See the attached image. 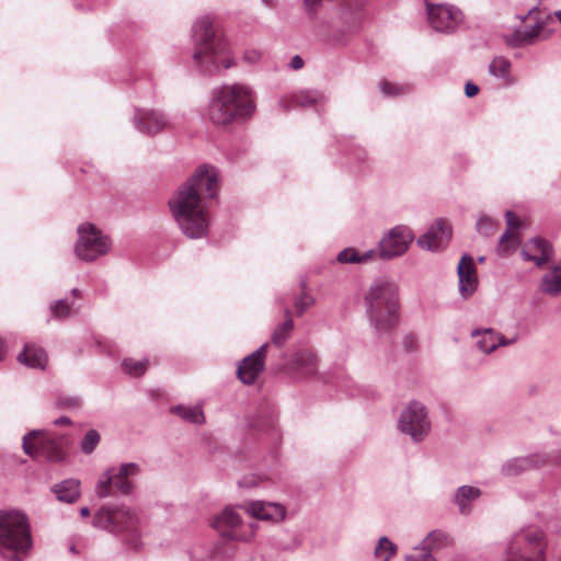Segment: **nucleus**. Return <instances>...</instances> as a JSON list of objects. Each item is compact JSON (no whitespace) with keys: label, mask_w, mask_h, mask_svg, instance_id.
<instances>
[{"label":"nucleus","mask_w":561,"mask_h":561,"mask_svg":"<svg viewBox=\"0 0 561 561\" xmlns=\"http://www.w3.org/2000/svg\"><path fill=\"white\" fill-rule=\"evenodd\" d=\"M218 188V169L204 164L169 199L170 211L187 238L206 236L210 224L207 199L214 198Z\"/></svg>","instance_id":"obj_1"},{"label":"nucleus","mask_w":561,"mask_h":561,"mask_svg":"<svg viewBox=\"0 0 561 561\" xmlns=\"http://www.w3.org/2000/svg\"><path fill=\"white\" fill-rule=\"evenodd\" d=\"M192 39L193 61L201 73L213 76L236 65L227 41L215 31L209 16H202L195 21L192 26Z\"/></svg>","instance_id":"obj_2"},{"label":"nucleus","mask_w":561,"mask_h":561,"mask_svg":"<svg viewBox=\"0 0 561 561\" xmlns=\"http://www.w3.org/2000/svg\"><path fill=\"white\" fill-rule=\"evenodd\" d=\"M255 108V96L250 87L222 84L213 90L205 116L216 126H228L249 121Z\"/></svg>","instance_id":"obj_3"},{"label":"nucleus","mask_w":561,"mask_h":561,"mask_svg":"<svg viewBox=\"0 0 561 561\" xmlns=\"http://www.w3.org/2000/svg\"><path fill=\"white\" fill-rule=\"evenodd\" d=\"M366 316L378 335L389 334L399 323V289L394 282L376 278L364 294Z\"/></svg>","instance_id":"obj_4"},{"label":"nucleus","mask_w":561,"mask_h":561,"mask_svg":"<svg viewBox=\"0 0 561 561\" xmlns=\"http://www.w3.org/2000/svg\"><path fill=\"white\" fill-rule=\"evenodd\" d=\"M33 546L27 516L19 511H0V556L24 561Z\"/></svg>","instance_id":"obj_5"},{"label":"nucleus","mask_w":561,"mask_h":561,"mask_svg":"<svg viewBox=\"0 0 561 561\" xmlns=\"http://www.w3.org/2000/svg\"><path fill=\"white\" fill-rule=\"evenodd\" d=\"M547 535L538 527H526L515 533L504 561H546Z\"/></svg>","instance_id":"obj_6"},{"label":"nucleus","mask_w":561,"mask_h":561,"mask_svg":"<svg viewBox=\"0 0 561 561\" xmlns=\"http://www.w3.org/2000/svg\"><path fill=\"white\" fill-rule=\"evenodd\" d=\"M92 524L95 528L130 537L131 547H138L134 538L138 536L139 519L127 506L103 505L94 514Z\"/></svg>","instance_id":"obj_7"},{"label":"nucleus","mask_w":561,"mask_h":561,"mask_svg":"<svg viewBox=\"0 0 561 561\" xmlns=\"http://www.w3.org/2000/svg\"><path fill=\"white\" fill-rule=\"evenodd\" d=\"M140 472V467L136 462L122 463L118 469L108 468L105 470L96 484V494L99 497H107L119 493L129 495L134 491L131 478Z\"/></svg>","instance_id":"obj_8"},{"label":"nucleus","mask_w":561,"mask_h":561,"mask_svg":"<svg viewBox=\"0 0 561 561\" xmlns=\"http://www.w3.org/2000/svg\"><path fill=\"white\" fill-rule=\"evenodd\" d=\"M78 240L75 244L77 257L84 262H93L108 253L110 238L94 225L85 222L78 227Z\"/></svg>","instance_id":"obj_9"},{"label":"nucleus","mask_w":561,"mask_h":561,"mask_svg":"<svg viewBox=\"0 0 561 561\" xmlns=\"http://www.w3.org/2000/svg\"><path fill=\"white\" fill-rule=\"evenodd\" d=\"M398 428L415 443L423 440L431 430L426 407L419 401H411L401 412Z\"/></svg>","instance_id":"obj_10"},{"label":"nucleus","mask_w":561,"mask_h":561,"mask_svg":"<svg viewBox=\"0 0 561 561\" xmlns=\"http://www.w3.org/2000/svg\"><path fill=\"white\" fill-rule=\"evenodd\" d=\"M23 450L32 458H45L59 461L64 458L60 439L49 436L44 431H32L23 437Z\"/></svg>","instance_id":"obj_11"},{"label":"nucleus","mask_w":561,"mask_h":561,"mask_svg":"<svg viewBox=\"0 0 561 561\" xmlns=\"http://www.w3.org/2000/svg\"><path fill=\"white\" fill-rule=\"evenodd\" d=\"M414 240V233L404 225H398L386 231L378 242L382 261H391L407 253Z\"/></svg>","instance_id":"obj_12"},{"label":"nucleus","mask_w":561,"mask_h":561,"mask_svg":"<svg viewBox=\"0 0 561 561\" xmlns=\"http://www.w3.org/2000/svg\"><path fill=\"white\" fill-rule=\"evenodd\" d=\"M426 7L428 23L437 32L451 33L462 22L461 11L454 5L427 3Z\"/></svg>","instance_id":"obj_13"},{"label":"nucleus","mask_w":561,"mask_h":561,"mask_svg":"<svg viewBox=\"0 0 561 561\" xmlns=\"http://www.w3.org/2000/svg\"><path fill=\"white\" fill-rule=\"evenodd\" d=\"M240 524L241 516L230 507L225 508L219 515L215 516L211 522L213 527L220 531L224 537L238 541H250L254 535L256 525L253 523L250 524L251 534L244 536L238 534L236 530Z\"/></svg>","instance_id":"obj_14"},{"label":"nucleus","mask_w":561,"mask_h":561,"mask_svg":"<svg viewBox=\"0 0 561 561\" xmlns=\"http://www.w3.org/2000/svg\"><path fill=\"white\" fill-rule=\"evenodd\" d=\"M133 123L146 135H156L170 127V121L162 112L149 108H136Z\"/></svg>","instance_id":"obj_15"},{"label":"nucleus","mask_w":561,"mask_h":561,"mask_svg":"<svg viewBox=\"0 0 561 561\" xmlns=\"http://www.w3.org/2000/svg\"><path fill=\"white\" fill-rule=\"evenodd\" d=\"M451 238V226L444 219H437L431 228L417 239V244L428 251L445 249Z\"/></svg>","instance_id":"obj_16"},{"label":"nucleus","mask_w":561,"mask_h":561,"mask_svg":"<svg viewBox=\"0 0 561 561\" xmlns=\"http://www.w3.org/2000/svg\"><path fill=\"white\" fill-rule=\"evenodd\" d=\"M267 343L244 357L238 365L237 376L244 385H253L264 369Z\"/></svg>","instance_id":"obj_17"},{"label":"nucleus","mask_w":561,"mask_h":561,"mask_svg":"<svg viewBox=\"0 0 561 561\" xmlns=\"http://www.w3.org/2000/svg\"><path fill=\"white\" fill-rule=\"evenodd\" d=\"M549 462L545 453H534L523 457L508 459L502 465L501 473L504 477H516L528 470L539 469Z\"/></svg>","instance_id":"obj_18"},{"label":"nucleus","mask_w":561,"mask_h":561,"mask_svg":"<svg viewBox=\"0 0 561 561\" xmlns=\"http://www.w3.org/2000/svg\"><path fill=\"white\" fill-rule=\"evenodd\" d=\"M242 507L252 517L273 523L284 520L287 512L280 503L262 500L244 502Z\"/></svg>","instance_id":"obj_19"},{"label":"nucleus","mask_w":561,"mask_h":561,"mask_svg":"<svg viewBox=\"0 0 561 561\" xmlns=\"http://www.w3.org/2000/svg\"><path fill=\"white\" fill-rule=\"evenodd\" d=\"M459 293L462 298L470 297L478 287L477 271L473 259L463 254L457 266Z\"/></svg>","instance_id":"obj_20"},{"label":"nucleus","mask_w":561,"mask_h":561,"mask_svg":"<svg viewBox=\"0 0 561 561\" xmlns=\"http://www.w3.org/2000/svg\"><path fill=\"white\" fill-rule=\"evenodd\" d=\"M520 254L525 261L534 262L536 266L541 267L551 260L553 249L549 241L536 237L524 244Z\"/></svg>","instance_id":"obj_21"},{"label":"nucleus","mask_w":561,"mask_h":561,"mask_svg":"<svg viewBox=\"0 0 561 561\" xmlns=\"http://www.w3.org/2000/svg\"><path fill=\"white\" fill-rule=\"evenodd\" d=\"M327 101L325 95L318 90H300L279 100V105L284 111L295 107H317Z\"/></svg>","instance_id":"obj_22"},{"label":"nucleus","mask_w":561,"mask_h":561,"mask_svg":"<svg viewBox=\"0 0 561 561\" xmlns=\"http://www.w3.org/2000/svg\"><path fill=\"white\" fill-rule=\"evenodd\" d=\"M471 336L478 339L477 347L484 354H491L499 346H508L516 342L517 337L506 339L491 328L474 329Z\"/></svg>","instance_id":"obj_23"},{"label":"nucleus","mask_w":561,"mask_h":561,"mask_svg":"<svg viewBox=\"0 0 561 561\" xmlns=\"http://www.w3.org/2000/svg\"><path fill=\"white\" fill-rule=\"evenodd\" d=\"M481 490L472 485H461L454 494V503L458 506L461 515H469L472 511V503L481 495Z\"/></svg>","instance_id":"obj_24"},{"label":"nucleus","mask_w":561,"mask_h":561,"mask_svg":"<svg viewBox=\"0 0 561 561\" xmlns=\"http://www.w3.org/2000/svg\"><path fill=\"white\" fill-rule=\"evenodd\" d=\"M18 362L30 368L44 369L47 363V355L42 347L26 343L23 351L18 355Z\"/></svg>","instance_id":"obj_25"},{"label":"nucleus","mask_w":561,"mask_h":561,"mask_svg":"<svg viewBox=\"0 0 561 561\" xmlns=\"http://www.w3.org/2000/svg\"><path fill=\"white\" fill-rule=\"evenodd\" d=\"M453 543V537L442 529L430 531L421 542L422 549L431 551L433 556L440 550L451 547Z\"/></svg>","instance_id":"obj_26"},{"label":"nucleus","mask_w":561,"mask_h":561,"mask_svg":"<svg viewBox=\"0 0 561 561\" xmlns=\"http://www.w3.org/2000/svg\"><path fill=\"white\" fill-rule=\"evenodd\" d=\"M541 293L557 297L561 294V265H554L546 273L539 284Z\"/></svg>","instance_id":"obj_27"},{"label":"nucleus","mask_w":561,"mask_h":561,"mask_svg":"<svg viewBox=\"0 0 561 561\" xmlns=\"http://www.w3.org/2000/svg\"><path fill=\"white\" fill-rule=\"evenodd\" d=\"M53 492L58 501L73 503L80 496V481L77 479H67L53 486Z\"/></svg>","instance_id":"obj_28"},{"label":"nucleus","mask_w":561,"mask_h":561,"mask_svg":"<svg viewBox=\"0 0 561 561\" xmlns=\"http://www.w3.org/2000/svg\"><path fill=\"white\" fill-rule=\"evenodd\" d=\"M285 321L275 327L272 333V343L277 347H282L294 330V321L291 319V311L288 307L284 309Z\"/></svg>","instance_id":"obj_29"},{"label":"nucleus","mask_w":561,"mask_h":561,"mask_svg":"<svg viewBox=\"0 0 561 561\" xmlns=\"http://www.w3.org/2000/svg\"><path fill=\"white\" fill-rule=\"evenodd\" d=\"M546 22L537 20L531 26H526L524 30H517L514 33L516 45H530L534 44L542 34Z\"/></svg>","instance_id":"obj_30"},{"label":"nucleus","mask_w":561,"mask_h":561,"mask_svg":"<svg viewBox=\"0 0 561 561\" xmlns=\"http://www.w3.org/2000/svg\"><path fill=\"white\" fill-rule=\"evenodd\" d=\"M511 61L503 56L493 58L489 65V72L493 77L503 80L506 84L512 83L511 80Z\"/></svg>","instance_id":"obj_31"},{"label":"nucleus","mask_w":561,"mask_h":561,"mask_svg":"<svg viewBox=\"0 0 561 561\" xmlns=\"http://www.w3.org/2000/svg\"><path fill=\"white\" fill-rule=\"evenodd\" d=\"M518 244L519 237L517 232L504 231L499 240L496 252L500 256L506 257L517 249Z\"/></svg>","instance_id":"obj_32"},{"label":"nucleus","mask_w":561,"mask_h":561,"mask_svg":"<svg viewBox=\"0 0 561 561\" xmlns=\"http://www.w3.org/2000/svg\"><path fill=\"white\" fill-rule=\"evenodd\" d=\"M296 365L304 376H313L317 373V356L308 351L300 352L296 355Z\"/></svg>","instance_id":"obj_33"},{"label":"nucleus","mask_w":561,"mask_h":561,"mask_svg":"<svg viewBox=\"0 0 561 561\" xmlns=\"http://www.w3.org/2000/svg\"><path fill=\"white\" fill-rule=\"evenodd\" d=\"M397 551V545L392 542L388 537L382 536L379 538L375 547L374 557L380 561H390Z\"/></svg>","instance_id":"obj_34"},{"label":"nucleus","mask_w":561,"mask_h":561,"mask_svg":"<svg viewBox=\"0 0 561 561\" xmlns=\"http://www.w3.org/2000/svg\"><path fill=\"white\" fill-rule=\"evenodd\" d=\"M173 412L188 423L202 424L205 421L204 413L199 407L179 405L173 409Z\"/></svg>","instance_id":"obj_35"},{"label":"nucleus","mask_w":561,"mask_h":561,"mask_svg":"<svg viewBox=\"0 0 561 561\" xmlns=\"http://www.w3.org/2000/svg\"><path fill=\"white\" fill-rule=\"evenodd\" d=\"M148 366V360H135L133 358H126L122 363L123 370L131 377L142 376Z\"/></svg>","instance_id":"obj_36"},{"label":"nucleus","mask_w":561,"mask_h":561,"mask_svg":"<svg viewBox=\"0 0 561 561\" xmlns=\"http://www.w3.org/2000/svg\"><path fill=\"white\" fill-rule=\"evenodd\" d=\"M499 226V221H495L488 216H481L476 225L477 231L483 237L493 236L497 231Z\"/></svg>","instance_id":"obj_37"},{"label":"nucleus","mask_w":561,"mask_h":561,"mask_svg":"<svg viewBox=\"0 0 561 561\" xmlns=\"http://www.w3.org/2000/svg\"><path fill=\"white\" fill-rule=\"evenodd\" d=\"M101 439V436L96 430H89L80 443L81 451L85 455H90L96 448Z\"/></svg>","instance_id":"obj_38"},{"label":"nucleus","mask_w":561,"mask_h":561,"mask_svg":"<svg viewBox=\"0 0 561 561\" xmlns=\"http://www.w3.org/2000/svg\"><path fill=\"white\" fill-rule=\"evenodd\" d=\"M50 312L56 319H67L73 313L72 304L67 299H59L50 306Z\"/></svg>","instance_id":"obj_39"},{"label":"nucleus","mask_w":561,"mask_h":561,"mask_svg":"<svg viewBox=\"0 0 561 561\" xmlns=\"http://www.w3.org/2000/svg\"><path fill=\"white\" fill-rule=\"evenodd\" d=\"M336 261L341 264H360L359 251L354 247H348L339 252Z\"/></svg>","instance_id":"obj_40"},{"label":"nucleus","mask_w":561,"mask_h":561,"mask_svg":"<svg viewBox=\"0 0 561 561\" xmlns=\"http://www.w3.org/2000/svg\"><path fill=\"white\" fill-rule=\"evenodd\" d=\"M313 304H314V298L311 295L304 291L294 301V308H295L296 314L302 316Z\"/></svg>","instance_id":"obj_41"},{"label":"nucleus","mask_w":561,"mask_h":561,"mask_svg":"<svg viewBox=\"0 0 561 561\" xmlns=\"http://www.w3.org/2000/svg\"><path fill=\"white\" fill-rule=\"evenodd\" d=\"M321 4L322 0H302L304 12L310 22H316Z\"/></svg>","instance_id":"obj_42"},{"label":"nucleus","mask_w":561,"mask_h":561,"mask_svg":"<svg viewBox=\"0 0 561 561\" xmlns=\"http://www.w3.org/2000/svg\"><path fill=\"white\" fill-rule=\"evenodd\" d=\"M404 561H436V559L431 551L422 549V545L420 543L414 548L413 553L404 557Z\"/></svg>","instance_id":"obj_43"},{"label":"nucleus","mask_w":561,"mask_h":561,"mask_svg":"<svg viewBox=\"0 0 561 561\" xmlns=\"http://www.w3.org/2000/svg\"><path fill=\"white\" fill-rule=\"evenodd\" d=\"M379 87L382 94L388 96H396L408 92L407 87L398 85L389 81H381Z\"/></svg>","instance_id":"obj_44"},{"label":"nucleus","mask_w":561,"mask_h":561,"mask_svg":"<svg viewBox=\"0 0 561 561\" xmlns=\"http://www.w3.org/2000/svg\"><path fill=\"white\" fill-rule=\"evenodd\" d=\"M56 404L60 409L76 410L81 407V399L77 396L59 397Z\"/></svg>","instance_id":"obj_45"},{"label":"nucleus","mask_w":561,"mask_h":561,"mask_svg":"<svg viewBox=\"0 0 561 561\" xmlns=\"http://www.w3.org/2000/svg\"><path fill=\"white\" fill-rule=\"evenodd\" d=\"M359 255H360V264L376 262V261H382L381 254H380V247L378 244H377V249H369L364 252L359 251Z\"/></svg>","instance_id":"obj_46"},{"label":"nucleus","mask_w":561,"mask_h":561,"mask_svg":"<svg viewBox=\"0 0 561 561\" xmlns=\"http://www.w3.org/2000/svg\"><path fill=\"white\" fill-rule=\"evenodd\" d=\"M505 219H506V225H507V229L505 231L515 232L518 230L520 222H519V219L516 217V215L512 210H507L505 213Z\"/></svg>","instance_id":"obj_47"},{"label":"nucleus","mask_w":561,"mask_h":561,"mask_svg":"<svg viewBox=\"0 0 561 561\" xmlns=\"http://www.w3.org/2000/svg\"><path fill=\"white\" fill-rule=\"evenodd\" d=\"M260 482V478L255 474L244 476L241 480H239L238 484L240 488H253L256 486Z\"/></svg>","instance_id":"obj_48"},{"label":"nucleus","mask_w":561,"mask_h":561,"mask_svg":"<svg viewBox=\"0 0 561 561\" xmlns=\"http://www.w3.org/2000/svg\"><path fill=\"white\" fill-rule=\"evenodd\" d=\"M479 92V87L471 82V81H468L465 85V94L466 96L468 98H473L474 95H477Z\"/></svg>","instance_id":"obj_49"},{"label":"nucleus","mask_w":561,"mask_h":561,"mask_svg":"<svg viewBox=\"0 0 561 561\" xmlns=\"http://www.w3.org/2000/svg\"><path fill=\"white\" fill-rule=\"evenodd\" d=\"M261 59V54L256 50L247 51L244 54V60L250 64H255Z\"/></svg>","instance_id":"obj_50"},{"label":"nucleus","mask_w":561,"mask_h":561,"mask_svg":"<svg viewBox=\"0 0 561 561\" xmlns=\"http://www.w3.org/2000/svg\"><path fill=\"white\" fill-rule=\"evenodd\" d=\"M289 67L294 70H299L304 67V60L299 55H296L291 58L289 62Z\"/></svg>","instance_id":"obj_51"},{"label":"nucleus","mask_w":561,"mask_h":561,"mask_svg":"<svg viewBox=\"0 0 561 561\" xmlns=\"http://www.w3.org/2000/svg\"><path fill=\"white\" fill-rule=\"evenodd\" d=\"M56 426L71 425V420L68 416H60L53 422Z\"/></svg>","instance_id":"obj_52"},{"label":"nucleus","mask_w":561,"mask_h":561,"mask_svg":"<svg viewBox=\"0 0 561 561\" xmlns=\"http://www.w3.org/2000/svg\"><path fill=\"white\" fill-rule=\"evenodd\" d=\"M300 543H301V541H300L297 537H295V538H293V543H291V545H289V546H284L283 548H284L285 550H294V549H296L297 547H299V546H300Z\"/></svg>","instance_id":"obj_53"},{"label":"nucleus","mask_w":561,"mask_h":561,"mask_svg":"<svg viewBox=\"0 0 561 561\" xmlns=\"http://www.w3.org/2000/svg\"><path fill=\"white\" fill-rule=\"evenodd\" d=\"M553 16H554V18L560 22V24H561V10L554 11V12H553V15L548 14V15H547V20H548V21H551Z\"/></svg>","instance_id":"obj_54"},{"label":"nucleus","mask_w":561,"mask_h":561,"mask_svg":"<svg viewBox=\"0 0 561 561\" xmlns=\"http://www.w3.org/2000/svg\"><path fill=\"white\" fill-rule=\"evenodd\" d=\"M264 5L268 8H274L276 5V0H261Z\"/></svg>","instance_id":"obj_55"},{"label":"nucleus","mask_w":561,"mask_h":561,"mask_svg":"<svg viewBox=\"0 0 561 561\" xmlns=\"http://www.w3.org/2000/svg\"><path fill=\"white\" fill-rule=\"evenodd\" d=\"M4 355H5L4 344H3V341L0 339V360H2L4 358Z\"/></svg>","instance_id":"obj_56"},{"label":"nucleus","mask_w":561,"mask_h":561,"mask_svg":"<svg viewBox=\"0 0 561 561\" xmlns=\"http://www.w3.org/2000/svg\"><path fill=\"white\" fill-rule=\"evenodd\" d=\"M539 5H535L534 8H531L529 11H528V14L527 16H534L536 13L539 12Z\"/></svg>","instance_id":"obj_57"},{"label":"nucleus","mask_w":561,"mask_h":561,"mask_svg":"<svg viewBox=\"0 0 561 561\" xmlns=\"http://www.w3.org/2000/svg\"><path fill=\"white\" fill-rule=\"evenodd\" d=\"M80 515H81L82 517H88V516H90V510H89V507H82V508L80 510Z\"/></svg>","instance_id":"obj_58"},{"label":"nucleus","mask_w":561,"mask_h":561,"mask_svg":"<svg viewBox=\"0 0 561 561\" xmlns=\"http://www.w3.org/2000/svg\"><path fill=\"white\" fill-rule=\"evenodd\" d=\"M71 294H72L73 296H76V297H79V296L81 295V293H80V290H79L78 288H73V289L71 290Z\"/></svg>","instance_id":"obj_59"},{"label":"nucleus","mask_w":561,"mask_h":561,"mask_svg":"<svg viewBox=\"0 0 561 561\" xmlns=\"http://www.w3.org/2000/svg\"><path fill=\"white\" fill-rule=\"evenodd\" d=\"M484 260H485V257H484V256H480V257L478 259V261H479L480 263L484 262Z\"/></svg>","instance_id":"obj_60"}]
</instances>
